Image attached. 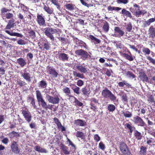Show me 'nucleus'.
<instances>
[{"label": "nucleus", "mask_w": 155, "mask_h": 155, "mask_svg": "<svg viewBox=\"0 0 155 155\" xmlns=\"http://www.w3.org/2000/svg\"><path fill=\"white\" fill-rule=\"evenodd\" d=\"M19 5L21 9L24 13L26 12H28L29 8L27 6L25 5L24 4L21 3H19ZM19 8V7H18Z\"/></svg>", "instance_id": "nucleus-43"}, {"label": "nucleus", "mask_w": 155, "mask_h": 155, "mask_svg": "<svg viewBox=\"0 0 155 155\" xmlns=\"http://www.w3.org/2000/svg\"><path fill=\"white\" fill-rule=\"evenodd\" d=\"M133 7L134 8H130V11L137 17H139L141 15H143L147 13V12L145 10H140V7L137 4L134 3L133 4Z\"/></svg>", "instance_id": "nucleus-3"}, {"label": "nucleus", "mask_w": 155, "mask_h": 155, "mask_svg": "<svg viewBox=\"0 0 155 155\" xmlns=\"http://www.w3.org/2000/svg\"><path fill=\"white\" fill-rule=\"evenodd\" d=\"M53 120L54 121L55 124H56L57 127L58 126L59 127V125H60L61 124V123L60 122L58 119L56 117H54L53 118Z\"/></svg>", "instance_id": "nucleus-61"}, {"label": "nucleus", "mask_w": 155, "mask_h": 155, "mask_svg": "<svg viewBox=\"0 0 155 155\" xmlns=\"http://www.w3.org/2000/svg\"><path fill=\"white\" fill-rule=\"evenodd\" d=\"M75 87L73 90L74 92L77 94H80V88L77 86H75Z\"/></svg>", "instance_id": "nucleus-60"}, {"label": "nucleus", "mask_w": 155, "mask_h": 155, "mask_svg": "<svg viewBox=\"0 0 155 155\" xmlns=\"http://www.w3.org/2000/svg\"><path fill=\"white\" fill-rule=\"evenodd\" d=\"M118 84V86L121 88L125 87V86L126 87L128 88H132V85L127 82V81L125 80H123L122 81L119 82Z\"/></svg>", "instance_id": "nucleus-17"}, {"label": "nucleus", "mask_w": 155, "mask_h": 155, "mask_svg": "<svg viewBox=\"0 0 155 155\" xmlns=\"http://www.w3.org/2000/svg\"><path fill=\"white\" fill-rule=\"evenodd\" d=\"M63 92L67 95L71 94V91L69 88L66 87L63 89Z\"/></svg>", "instance_id": "nucleus-54"}, {"label": "nucleus", "mask_w": 155, "mask_h": 155, "mask_svg": "<svg viewBox=\"0 0 155 155\" xmlns=\"http://www.w3.org/2000/svg\"><path fill=\"white\" fill-rule=\"evenodd\" d=\"M21 76L26 81L28 82H31V78L29 73L27 72L26 71H25L24 73L22 72Z\"/></svg>", "instance_id": "nucleus-22"}, {"label": "nucleus", "mask_w": 155, "mask_h": 155, "mask_svg": "<svg viewBox=\"0 0 155 155\" xmlns=\"http://www.w3.org/2000/svg\"><path fill=\"white\" fill-rule=\"evenodd\" d=\"M125 74L128 78L131 79H133L136 78V75L132 72L130 71H126V70H125Z\"/></svg>", "instance_id": "nucleus-26"}, {"label": "nucleus", "mask_w": 155, "mask_h": 155, "mask_svg": "<svg viewBox=\"0 0 155 155\" xmlns=\"http://www.w3.org/2000/svg\"><path fill=\"white\" fill-rule=\"evenodd\" d=\"M73 97L74 98L75 101L74 103L75 105L78 107H81L83 105V104L79 101L76 97Z\"/></svg>", "instance_id": "nucleus-50"}, {"label": "nucleus", "mask_w": 155, "mask_h": 155, "mask_svg": "<svg viewBox=\"0 0 155 155\" xmlns=\"http://www.w3.org/2000/svg\"><path fill=\"white\" fill-rule=\"evenodd\" d=\"M128 147L126 144L123 142H121L120 144V148L121 151L126 149Z\"/></svg>", "instance_id": "nucleus-51"}, {"label": "nucleus", "mask_w": 155, "mask_h": 155, "mask_svg": "<svg viewBox=\"0 0 155 155\" xmlns=\"http://www.w3.org/2000/svg\"><path fill=\"white\" fill-rule=\"evenodd\" d=\"M128 52L129 54H127L124 53H122V56L124 57L126 59L131 61L134 60V58H135L134 56H133L131 53L129 51H128Z\"/></svg>", "instance_id": "nucleus-18"}, {"label": "nucleus", "mask_w": 155, "mask_h": 155, "mask_svg": "<svg viewBox=\"0 0 155 155\" xmlns=\"http://www.w3.org/2000/svg\"><path fill=\"white\" fill-rule=\"evenodd\" d=\"M132 29V25L131 22H129L126 26V29L127 31L130 32Z\"/></svg>", "instance_id": "nucleus-57"}, {"label": "nucleus", "mask_w": 155, "mask_h": 155, "mask_svg": "<svg viewBox=\"0 0 155 155\" xmlns=\"http://www.w3.org/2000/svg\"><path fill=\"white\" fill-rule=\"evenodd\" d=\"M78 44L81 47H84L86 49H87V45L86 43L83 41L80 40L79 42H78Z\"/></svg>", "instance_id": "nucleus-52"}, {"label": "nucleus", "mask_w": 155, "mask_h": 155, "mask_svg": "<svg viewBox=\"0 0 155 155\" xmlns=\"http://www.w3.org/2000/svg\"><path fill=\"white\" fill-rule=\"evenodd\" d=\"M133 122L136 124H138V126L141 127H144L146 126V123L143 120L138 116H136L133 117Z\"/></svg>", "instance_id": "nucleus-8"}, {"label": "nucleus", "mask_w": 155, "mask_h": 155, "mask_svg": "<svg viewBox=\"0 0 155 155\" xmlns=\"http://www.w3.org/2000/svg\"><path fill=\"white\" fill-rule=\"evenodd\" d=\"M90 101V109L94 111H96L97 108L96 104H99L98 100L95 98H92L91 99Z\"/></svg>", "instance_id": "nucleus-11"}, {"label": "nucleus", "mask_w": 155, "mask_h": 155, "mask_svg": "<svg viewBox=\"0 0 155 155\" xmlns=\"http://www.w3.org/2000/svg\"><path fill=\"white\" fill-rule=\"evenodd\" d=\"M121 95L122 100L125 103H127L128 102V98L126 94L124 92H123L121 93Z\"/></svg>", "instance_id": "nucleus-45"}, {"label": "nucleus", "mask_w": 155, "mask_h": 155, "mask_svg": "<svg viewBox=\"0 0 155 155\" xmlns=\"http://www.w3.org/2000/svg\"><path fill=\"white\" fill-rule=\"evenodd\" d=\"M27 101L30 103L31 106L35 109H37V106L35 105V99L33 97L29 96L27 98Z\"/></svg>", "instance_id": "nucleus-21"}, {"label": "nucleus", "mask_w": 155, "mask_h": 155, "mask_svg": "<svg viewBox=\"0 0 155 155\" xmlns=\"http://www.w3.org/2000/svg\"><path fill=\"white\" fill-rule=\"evenodd\" d=\"M47 84L46 81L42 80L38 83V86L41 88H44L47 87Z\"/></svg>", "instance_id": "nucleus-35"}, {"label": "nucleus", "mask_w": 155, "mask_h": 155, "mask_svg": "<svg viewBox=\"0 0 155 155\" xmlns=\"http://www.w3.org/2000/svg\"><path fill=\"white\" fill-rule=\"evenodd\" d=\"M75 54L77 55L81 56L84 60L87 59L88 57H91V55L88 52L82 49L76 50L75 51Z\"/></svg>", "instance_id": "nucleus-6"}, {"label": "nucleus", "mask_w": 155, "mask_h": 155, "mask_svg": "<svg viewBox=\"0 0 155 155\" xmlns=\"http://www.w3.org/2000/svg\"><path fill=\"white\" fill-rule=\"evenodd\" d=\"M140 153L143 154V155H146L147 153V148L142 146L140 147Z\"/></svg>", "instance_id": "nucleus-49"}, {"label": "nucleus", "mask_w": 155, "mask_h": 155, "mask_svg": "<svg viewBox=\"0 0 155 155\" xmlns=\"http://www.w3.org/2000/svg\"><path fill=\"white\" fill-rule=\"evenodd\" d=\"M147 59L149 60L150 62L152 63L153 64L155 65V60L152 58L150 56H147Z\"/></svg>", "instance_id": "nucleus-62"}, {"label": "nucleus", "mask_w": 155, "mask_h": 155, "mask_svg": "<svg viewBox=\"0 0 155 155\" xmlns=\"http://www.w3.org/2000/svg\"><path fill=\"white\" fill-rule=\"evenodd\" d=\"M73 76L75 77H78L82 79H83L84 78L83 74L80 73L79 72H78L76 71H73Z\"/></svg>", "instance_id": "nucleus-36"}, {"label": "nucleus", "mask_w": 155, "mask_h": 155, "mask_svg": "<svg viewBox=\"0 0 155 155\" xmlns=\"http://www.w3.org/2000/svg\"><path fill=\"white\" fill-rule=\"evenodd\" d=\"M36 21L40 26L45 27L46 25L45 17L42 13L37 14Z\"/></svg>", "instance_id": "nucleus-7"}, {"label": "nucleus", "mask_w": 155, "mask_h": 155, "mask_svg": "<svg viewBox=\"0 0 155 155\" xmlns=\"http://www.w3.org/2000/svg\"><path fill=\"white\" fill-rule=\"evenodd\" d=\"M35 37V32L34 30H31L28 32V38L33 39Z\"/></svg>", "instance_id": "nucleus-34"}, {"label": "nucleus", "mask_w": 155, "mask_h": 155, "mask_svg": "<svg viewBox=\"0 0 155 155\" xmlns=\"http://www.w3.org/2000/svg\"><path fill=\"white\" fill-rule=\"evenodd\" d=\"M60 149L62 151L64 155H68L70 154L71 151L69 150L68 147L65 146L63 143L60 145Z\"/></svg>", "instance_id": "nucleus-16"}, {"label": "nucleus", "mask_w": 155, "mask_h": 155, "mask_svg": "<svg viewBox=\"0 0 155 155\" xmlns=\"http://www.w3.org/2000/svg\"><path fill=\"white\" fill-rule=\"evenodd\" d=\"M46 97L47 98L49 102L51 103L54 104H58L59 102L60 99L58 96H56L55 97H54L47 94L46 95Z\"/></svg>", "instance_id": "nucleus-9"}, {"label": "nucleus", "mask_w": 155, "mask_h": 155, "mask_svg": "<svg viewBox=\"0 0 155 155\" xmlns=\"http://www.w3.org/2000/svg\"><path fill=\"white\" fill-rule=\"evenodd\" d=\"M121 13L127 17H128L130 18H132L131 13L125 9H123L122 10Z\"/></svg>", "instance_id": "nucleus-33"}, {"label": "nucleus", "mask_w": 155, "mask_h": 155, "mask_svg": "<svg viewBox=\"0 0 155 155\" xmlns=\"http://www.w3.org/2000/svg\"><path fill=\"white\" fill-rule=\"evenodd\" d=\"M39 48L42 51L45 50L48 51L50 49L51 44L46 39H43L41 43H38Z\"/></svg>", "instance_id": "nucleus-5"}, {"label": "nucleus", "mask_w": 155, "mask_h": 155, "mask_svg": "<svg viewBox=\"0 0 155 155\" xmlns=\"http://www.w3.org/2000/svg\"><path fill=\"white\" fill-rule=\"evenodd\" d=\"M134 135L138 140H140L142 138V136L141 133L137 130H134Z\"/></svg>", "instance_id": "nucleus-41"}, {"label": "nucleus", "mask_w": 155, "mask_h": 155, "mask_svg": "<svg viewBox=\"0 0 155 155\" xmlns=\"http://www.w3.org/2000/svg\"><path fill=\"white\" fill-rule=\"evenodd\" d=\"M47 72L48 74L52 75L53 77L54 78H56L58 75V73L55 70V69L54 68H52L49 66L47 67Z\"/></svg>", "instance_id": "nucleus-12"}, {"label": "nucleus", "mask_w": 155, "mask_h": 155, "mask_svg": "<svg viewBox=\"0 0 155 155\" xmlns=\"http://www.w3.org/2000/svg\"><path fill=\"white\" fill-rule=\"evenodd\" d=\"M139 78L143 82H149V79L148 77L144 71L139 72Z\"/></svg>", "instance_id": "nucleus-15"}, {"label": "nucleus", "mask_w": 155, "mask_h": 155, "mask_svg": "<svg viewBox=\"0 0 155 155\" xmlns=\"http://www.w3.org/2000/svg\"><path fill=\"white\" fill-rule=\"evenodd\" d=\"M121 8L118 7H112L110 5L108 6L107 7V10L108 11H112L113 10H115L116 11H119L121 10Z\"/></svg>", "instance_id": "nucleus-44"}, {"label": "nucleus", "mask_w": 155, "mask_h": 155, "mask_svg": "<svg viewBox=\"0 0 155 155\" xmlns=\"http://www.w3.org/2000/svg\"><path fill=\"white\" fill-rule=\"evenodd\" d=\"M114 30L115 32L118 34V36L119 37L123 36L124 34V32L118 27H115L114 28Z\"/></svg>", "instance_id": "nucleus-31"}, {"label": "nucleus", "mask_w": 155, "mask_h": 155, "mask_svg": "<svg viewBox=\"0 0 155 155\" xmlns=\"http://www.w3.org/2000/svg\"><path fill=\"white\" fill-rule=\"evenodd\" d=\"M22 114L25 118V120L29 123L31 120L32 117L31 113L28 110H21Z\"/></svg>", "instance_id": "nucleus-10"}, {"label": "nucleus", "mask_w": 155, "mask_h": 155, "mask_svg": "<svg viewBox=\"0 0 155 155\" xmlns=\"http://www.w3.org/2000/svg\"><path fill=\"white\" fill-rule=\"evenodd\" d=\"M124 155H131L132 154L129 149L128 147L121 151Z\"/></svg>", "instance_id": "nucleus-46"}, {"label": "nucleus", "mask_w": 155, "mask_h": 155, "mask_svg": "<svg viewBox=\"0 0 155 155\" xmlns=\"http://www.w3.org/2000/svg\"><path fill=\"white\" fill-rule=\"evenodd\" d=\"M142 51L146 54L149 55L150 54V49L148 48L143 47L142 49Z\"/></svg>", "instance_id": "nucleus-53"}, {"label": "nucleus", "mask_w": 155, "mask_h": 155, "mask_svg": "<svg viewBox=\"0 0 155 155\" xmlns=\"http://www.w3.org/2000/svg\"><path fill=\"white\" fill-rule=\"evenodd\" d=\"M65 6L67 9L70 11H72L74 9L75 5L72 3H69L66 4Z\"/></svg>", "instance_id": "nucleus-39"}, {"label": "nucleus", "mask_w": 155, "mask_h": 155, "mask_svg": "<svg viewBox=\"0 0 155 155\" xmlns=\"http://www.w3.org/2000/svg\"><path fill=\"white\" fill-rule=\"evenodd\" d=\"M124 116L126 117H130L132 116V114L128 111L123 113Z\"/></svg>", "instance_id": "nucleus-56"}, {"label": "nucleus", "mask_w": 155, "mask_h": 155, "mask_svg": "<svg viewBox=\"0 0 155 155\" xmlns=\"http://www.w3.org/2000/svg\"><path fill=\"white\" fill-rule=\"evenodd\" d=\"M76 136L77 138H80L81 140L85 139V134L82 131H78L76 132Z\"/></svg>", "instance_id": "nucleus-25"}, {"label": "nucleus", "mask_w": 155, "mask_h": 155, "mask_svg": "<svg viewBox=\"0 0 155 155\" xmlns=\"http://www.w3.org/2000/svg\"><path fill=\"white\" fill-rule=\"evenodd\" d=\"M17 61L21 67H23L26 64L25 60L22 58L18 59Z\"/></svg>", "instance_id": "nucleus-32"}, {"label": "nucleus", "mask_w": 155, "mask_h": 155, "mask_svg": "<svg viewBox=\"0 0 155 155\" xmlns=\"http://www.w3.org/2000/svg\"><path fill=\"white\" fill-rule=\"evenodd\" d=\"M92 43H94V44H98L100 43L101 41L99 39L97 38L93 35H90L89 36Z\"/></svg>", "instance_id": "nucleus-28"}, {"label": "nucleus", "mask_w": 155, "mask_h": 155, "mask_svg": "<svg viewBox=\"0 0 155 155\" xmlns=\"http://www.w3.org/2000/svg\"><path fill=\"white\" fill-rule=\"evenodd\" d=\"M42 31L44 32L45 35L52 41H54V38L53 35L58 32L57 30L52 28L50 26L43 28Z\"/></svg>", "instance_id": "nucleus-1"}, {"label": "nucleus", "mask_w": 155, "mask_h": 155, "mask_svg": "<svg viewBox=\"0 0 155 155\" xmlns=\"http://www.w3.org/2000/svg\"><path fill=\"white\" fill-rule=\"evenodd\" d=\"M12 151L18 154L20 152V150L18 147V145L16 142L13 141L11 146Z\"/></svg>", "instance_id": "nucleus-13"}, {"label": "nucleus", "mask_w": 155, "mask_h": 155, "mask_svg": "<svg viewBox=\"0 0 155 155\" xmlns=\"http://www.w3.org/2000/svg\"><path fill=\"white\" fill-rule=\"evenodd\" d=\"M36 93L37 101L38 102H40L42 107L45 110H47V104L43 99L40 91L39 90H37Z\"/></svg>", "instance_id": "nucleus-4"}, {"label": "nucleus", "mask_w": 155, "mask_h": 155, "mask_svg": "<svg viewBox=\"0 0 155 155\" xmlns=\"http://www.w3.org/2000/svg\"><path fill=\"white\" fill-rule=\"evenodd\" d=\"M51 2L56 6L57 8L60 10L61 9V5L58 2V0H51Z\"/></svg>", "instance_id": "nucleus-40"}, {"label": "nucleus", "mask_w": 155, "mask_h": 155, "mask_svg": "<svg viewBox=\"0 0 155 155\" xmlns=\"http://www.w3.org/2000/svg\"><path fill=\"white\" fill-rule=\"evenodd\" d=\"M11 10L10 9H7L5 7H4L2 8L1 9V13L2 14H3L7 12H9Z\"/></svg>", "instance_id": "nucleus-63"}, {"label": "nucleus", "mask_w": 155, "mask_h": 155, "mask_svg": "<svg viewBox=\"0 0 155 155\" xmlns=\"http://www.w3.org/2000/svg\"><path fill=\"white\" fill-rule=\"evenodd\" d=\"M8 136L10 138H13L14 137H19L20 136V134L18 132L14 131L9 133L8 134Z\"/></svg>", "instance_id": "nucleus-38"}, {"label": "nucleus", "mask_w": 155, "mask_h": 155, "mask_svg": "<svg viewBox=\"0 0 155 155\" xmlns=\"http://www.w3.org/2000/svg\"><path fill=\"white\" fill-rule=\"evenodd\" d=\"M148 99L147 101L149 102V103L152 104V105L155 106V101L153 96L152 95H150L148 97Z\"/></svg>", "instance_id": "nucleus-37"}, {"label": "nucleus", "mask_w": 155, "mask_h": 155, "mask_svg": "<svg viewBox=\"0 0 155 155\" xmlns=\"http://www.w3.org/2000/svg\"><path fill=\"white\" fill-rule=\"evenodd\" d=\"M56 57L63 61H68V55L64 53H59L56 55Z\"/></svg>", "instance_id": "nucleus-14"}, {"label": "nucleus", "mask_w": 155, "mask_h": 155, "mask_svg": "<svg viewBox=\"0 0 155 155\" xmlns=\"http://www.w3.org/2000/svg\"><path fill=\"white\" fill-rule=\"evenodd\" d=\"M82 92L83 94L84 95H87L90 93V90L88 87H84L82 89Z\"/></svg>", "instance_id": "nucleus-42"}, {"label": "nucleus", "mask_w": 155, "mask_h": 155, "mask_svg": "<svg viewBox=\"0 0 155 155\" xmlns=\"http://www.w3.org/2000/svg\"><path fill=\"white\" fill-rule=\"evenodd\" d=\"M109 25L107 21H106L103 27V28L104 31L105 32H107L109 31Z\"/></svg>", "instance_id": "nucleus-48"}, {"label": "nucleus", "mask_w": 155, "mask_h": 155, "mask_svg": "<svg viewBox=\"0 0 155 155\" xmlns=\"http://www.w3.org/2000/svg\"><path fill=\"white\" fill-rule=\"evenodd\" d=\"M34 150L40 153H46L48 151L44 148H42L39 146H35L34 148Z\"/></svg>", "instance_id": "nucleus-30"}, {"label": "nucleus", "mask_w": 155, "mask_h": 155, "mask_svg": "<svg viewBox=\"0 0 155 155\" xmlns=\"http://www.w3.org/2000/svg\"><path fill=\"white\" fill-rule=\"evenodd\" d=\"M115 106L112 104H109L107 106V109L110 112H113L115 110Z\"/></svg>", "instance_id": "nucleus-47"}, {"label": "nucleus", "mask_w": 155, "mask_h": 155, "mask_svg": "<svg viewBox=\"0 0 155 155\" xmlns=\"http://www.w3.org/2000/svg\"><path fill=\"white\" fill-rule=\"evenodd\" d=\"M4 136L2 135L1 136V138H3V139L2 140V142L3 143L6 144H7L9 141V139L8 138H4Z\"/></svg>", "instance_id": "nucleus-55"}, {"label": "nucleus", "mask_w": 155, "mask_h": 155, "mask_svg": "<svg viewBox=\"0 0 155 155\" xmlns=\"http://www.w3.org/2000/svg\"><path fill=\"white\" fill-rule=\"evenodd\" d=\"M101 95L104 98H109L110 100L114 101L116 100V97L107 87H105V89L102 90Z\"/></svg>", "instance_id": "nucleus-2"}, {"label": "nucleus", "mask_w": 155, "mask_h": 155, "mask_svg": "<svg viewBox=\"0 0 155 155\" xmlns=\"http://www.w3.org/2000/svg\"><path fill=\"white\" fill-rule=\"evenodd\" d=\"M104 72L107 75L108 77H110L111 75V72H112L111 70H109L108 69H105Z\"/></svg>", "instance_id": "nucleus-58"}, {"label": "nucleus", "mask_w": 155, "mask_h": 155, "mask_svg": "<svg viewBox=\"0 0 155 155\" xmlns=\"http://www.w3.org/2000/svg\"><path fill=\"white\" fill-rule=\"evenodd\" d=\"M125 127L126 128H127L129 130V132L130 134H131L133 131V130L135 128L132 126V124L130 122L129 123H126L125 125Z\"/></svg>", "instance_id": "nucleus-29"}, {"label": "nucleus", "mask_w": 155, "mask_h": 155, "mask_svg": "<svg viewBox=\"0 0 155 155\" xmlns=\"http://www.w3.org/2000/svg\"><path fill=\"white\" fill-rule=\"evenodd\" d=\"M149 37L154 38L155 37V28L152 26L150 27L148 30Z\"/></svg>", "instance_id": "nucleus-23"}, {"label": "nucleus", "mask_w": 155, "mask_h": 155, "mask_svg": "<svg viewBox=\"0 0 155 155\" xmlns=\"http://www.w3.org/2000/svg\"><path fill=\"white\" fill-rule=\"evenodd\" d=\"M74 124L77 126L84 127L86 125V122L83 120L78 119L74 120Z\"/></svg>", "instance_id": "nucleus-19"}, {"label": "nucleus", "mask_w": 155, "mask_h": 155, "mask_svg": "<svg viewBox=\"0 0 155 155\" xmlns=\"http://www.w3.org/2000/svg\"><path fill=\"white\" fill-rule=\"evenodd\" d=\"M5 32L12 36H16L20 38H22L23 36L21 34L16 32H13L12 31H5Z\"/></svg>", "instance_id": "nucleus-27"}, {"label": "nucleus", "mask_w": 155, "mask_h": 155, "mask_svg": "<svg viewBox=\"0 0 155 155\" xmlns=\"http://www.w3.org/2000/svg\"><path fill=\"white\" fill-rule=\"evenodd\" d=\"M59 40L61 41L64 44H66L67 42V40L64 37H60L58 38Z\"/></svg>", "instance_id": "nucleus-64"}, {"label": "nucleus", "mask_w": 155, "mask_h": 155, "mask_svg": "<svg viewBox=\"0 0 155 155\" xmlns=\"http://www.w3.org/2000/svg\"><path fill=\"white\" fill-rule=\"evenodd\" d=\"M17 43L18 44L21 45H24L26 44L25 41L21 39H20L19 40H18Z\"/></svg>", "instance_id": "nucleus-59"}, {"label": "nucleus", "mask_w": 155, "mask_h": 155, "mask_svg": "<svg viewBox=\"0 0 155 155\" xmlns=\"http://www.w3.org/2000/svg\"><path fill=\"white\" fill-rule=\"evenodd\" d=\"M43 8L44 10L48 14L51 15L54 12V9L51 8H50L48 5H44Z\"/></svg>", "instance_id": "nucleus-24"}, {"label": "nucleus", "mask_w": 155, "mask_h": 155, "mask_svg": "<svg viewBox=\"0 0 155 155\" xmlns=\"http://www.w3.org/2000/svg\"><path fill=\"white\" fill-rule=\"evenodd\" d=\"M77 69L81 72L85 73L87 72V70L86 66L82 64L76 66Z\"/></svg>", "instance_id": "nucleus-20"}]
</instances>
